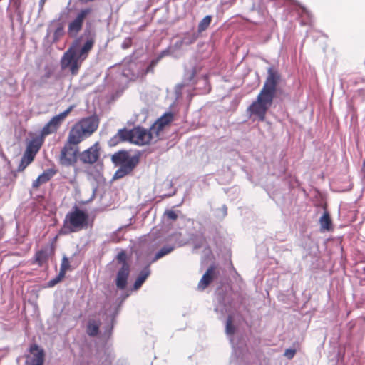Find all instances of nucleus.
I'll return each instance as SVG.
<instances>
[{
	"instance_id": "f257e3e1",
	"label": "nucleus",
	"mask_w": 365,
	"mask_h": 365,
	"mask_svg": "<svg viewBox=\"0 0 365 365\" xmlns=\"http://www.w3.org/2000/svg\"><path fill=\"white\" fill-rule=\"evenodd\" d=\"M281 80L279 71L273 67L267 68V76L263 87L256 101L247 108L250 115L256 116L259 121H264L265 115L277 93V86Z\"/></svg>"
},
{
	"instance_id": "f03ea898",
	"label": "nucleus",
	"mask_w": 365,
	"mask_h": 365,
	"mask_svg": "<svg viewBox=\"0 0 365 365\" xmlns=\"http://www.w3.org/2000/svg\"><path fill=\"white\" fill-rule=\"evenodd\" d=\"M84 34L88 37L83 44H80L79 38L74 40L61 59V69H68L73 76L78 73L83 61L88 57L95 44V35L91 34L89 29L85 30Z\"/></svg>"
},
{
	"instance_id": "7ed1b4c3",
	"label": "nucleus",
	"mask_w": 365,
	"mask_h": 365,
	"mask_svg": "<svg viewBox=\"0 0 365 365\" xmlns=\"http://www.w3.org/2000/svg\"><path fill=\"white\" fill-rule=\"evenodd\" d=\"M235 331V327L232 324V317L229 315L226 322L225 332L230 339L233 350L230 357V364L232 365H248L250 354L243 343L235 341L233 336Z\"/></svg>"
},
{
	"instance_id": "20e7f679",
	"label": "nucleus",
	"mask_w": 365,
	"mask_h": 365,
	"mask_svg": "<svg viewBox=\"0 0 365 365\" xmlns=\"http://www.w3.org/2000/svg\"><path fill=\"white\" fill-rule=\"evenodd\" d=\"M88 219L87 212L75 205L71 211L66 214L63 220V225L59 230V234L68 235L86 228Z\"/></svg>"
},
{
	"instance_id": "39448f33",
	"label": "nucleus",
	"mask_w": 365,
	"mask_h": 365,
	"mask_svg": "<svg viewBox=\"0 0 365 365\" xmlns=\"http://www.w3.org/2000/svg\"><path fill=\"white\" fill-rule=\"evenodd\" d=\"M115 259L118 263L121 265L116 274L115 285L118 289L123 290L127 286L130 270V265L127 262L128 256L126 252L124 250H121L116 255Z\"/></svg>"
},
{
	"instance_id": "423d86ee",
	"label": "nucleus",
	"mask_w": 365,
	"mask_h": 365,
	"mask_svg": "<svg viewBox=\"0 0 365 365\" xmlns=\"http://www.w3.org/2000/svg\"><path fill=\"white\" fill-rule=\"evenodd\" d=\"M111 161L115 166L130 165V168L134 169L140 161V153L130 156L128 150H120L112 155Z\"/></svg>"
},
{
	"instance_id": "0eeeda50",
	"label": "nucleus",
	"mask_w": 365,
	"mask_h": 365,
	"mask_svg": "<svg viewBox=\"0 0 365 365\" xmlns=\"http://www.w3.org/2000/svg\"><path fill=\"white\" fill-rule=\"evenodd\" d=\"M230 304L231 299L228 293L222 289H217L214 299V310L217 314H220L219 318L225 316L230 311Z\"/></svg>"
},
{
	"instance_id": "6e6552de",
	"label": "nucleus",
	"mask_w": 365,
	"mask_h": 365,
	"mask_svg": "<svg viewBox=\"0 0 365 365\" xmlns=\"http://www.w3.org/2000/svg\"><path fill=\"white\" fill-rule=\"evenodd\" d=\"M79 149L78 147L64 144L61 150L58 163L63 167H71L76 165L78 158Z\"/></svg>"
},
{
	"instance_id": "1a4fd4ad",
	"label": "nucleus",
	"mask_w": 365,
	"mask_h": 365,
	"mask_svg": "<svg viewBox=\"0 0 365 365\" xmlns=\"http://www.w3.org/2000/svg\"><path fill=\"white\" fill-rule=\"evenodd\" d=\"M133 128H128L127 127H123L118 129L117 133L108 140V145L110 147H115L123 143L133 144Z\"/></svg>"
},
{
	"instance_id": "9d476101",
	"label": "nucleus",
	"mask_w": 365,
	"mask_h": 365,
	"mask_svg": "<svg viewBox=\"0 0 365 365\" xmlns=\"http://www.w3.org/2000/svg\"><path fill=\"white\" fill-rule=\"evenodd\" d=\"M55 249L53 245H46L38 250L31 260V264H37L41 267L48 266V261L50 257L54 255Z\"/></svg>"
},
{
	"instance_id": "9b49d317",
	"label": "nucleus",
	"mask_w": 365,
	"mask_h": 365,
	"mask_svg": "<svg viewBox=\"0 0 365 365\" xmlns=\"http://www.w3.org/2000/svg\"><path fill=\"white\" fill-rule=\"evenodd\" d=\"M92 9L91 8H86L81 9L77 14L76 17L71 21L68 26V34L71 36H76L78 32L82 29L84 20L86 16L91 14Z\"/></svg>"
},
{
	"instance_id": "f8f14e48",
	"label": "nucleus",
	"mask_w": 365,
	"mask_h": 365,
	"mask_svg": "<svg viewBox=\"0 0 365 365\" xmlns=\"http://www.w3.org/2000/svg\"><path fill=\"white\" fill-rule=\"evenodd\" d=\"M153 134L155 132L151 130V128L148 130L140 125L133 127V144L140 146L148 145L152 140Z\"/></svg>"
},
{
	"instance_id": "ddd939ff",
	"label": "nucleus",
	"mask_w": 365,
	"mask_h": 365,
	"mask_svg": "<svg viewBox=\"0 0 365 365\" xmlns=\"http://www.w3.org/2000/svg\"><path fill=\"white\" fill-rule=\"evenodd\" d=\"M100 145L96 142L93 145L84 151L78 153V159L83 164H93L98 161L100 158Z\"/></svg>"
},
{
	"instance_id": "4468645a",
	"label": "nucleus",
	"mask_w": 365,
	"mask_h": 365,
	"mask_svg": "<svg viewBox=\"0 0 365 365\" xmlns=\"http://www.w3.org/2000/svg\"><path fill=\"white\" fill-rule=\"evenodd\" d=\"M76 125L85 136H89L98 128V120L96 116H90L82 119Z\"/></svg>"
},
{
	"instance_id": "2eb2a0df",
	"label": "nucleus",
	"mask_w": 365,
	"mask_h": 365,
	"mask_svg": "<svg viewBox=\"0 0 365 365\" xmlns=\"http://www.w3.org/2000/svg\"><path fill=\"white\" fill-rule=\"evenodd\" d=\"M29 351L32 354L31 359L26 361L28 365H43L44 362V351L36 344L30 346Z\"/></svg>"
},
{
	"instance_id": "dca6fc26",
	"label": "nucleus",
	"mask_w": 365,
	"mask_h": 365,
	"mask_svg": "<svg viewBox=\"0 0 365 365\" xmlns=\"http://www.w3.org/2000/svg\"><path fill=\"white\" fill-rule=\"evenodd\" d=\"M173 119V113L166 112L155 121L151 126V130L155 132L156 137H159L160 131H162L165 126L168 125Z\"/></svg>"
},
{
	"instance_id": "f3484780",
	"label": "nucleus",
	"mask_w": 365,
	"mask_h": 365,
	"mask_svg": "<svg viewBox=\"0 0 365 365\" xmlns=\"http://www.w3.org/2000/svg\"><path fill=\"white\" fill-rule=\"evenodd\" d=\"M217 277L216 268L214 265H211L202 275L200 280L197 289L198 290H205L211 282Z\"/></svg>"
},
{
	"instance_id": "a211bd4d",
	"label": "nucleus",
	"mask_w": 365,
	"mask_h": 365,
	"mask_svg": "<svg viewBox=\"0 0 365 365\" xmlns=\"http://www.w3.org/2000/svg\"><path fill=\"white\" fill-rule=\"evenodd\" d=\"M85 135L83 131L76 125V124L70 130L66 145L70 146H75L80 143L83 140Z\"/></svg>"
},
{
	"instance_id": "6ab92c4d",
	"label": "nucleus",
	"mask_w": 365,
	"mask_h": 365,
	"mask_svg": "<svg viewBox=\"0 0 365 365\" xmlns=\"http://www.w3.org/2000/svg\"><path fill=\"white\" fill-rule=\"evenodd\" d=\"M289 1H291L292 4L294 6L298 7L297 12H298V15L301 18V21H300L301 25L305 26V25L310 24L312 22V14L309 12V11H308L307 9V8L302 6L297 1H295V0H289Z\"/></svg>"
},
{
	"instance_id": "aec40b11",
	"label": "nucleus",
	"mask_w": 365,
	"mask_h": 365,
	"mask_svg": "<svg viewBox=\"0 0 365 365\" xmlns=\"http://www.w3.org/2000/svg\"><path fill=\"white\" fill-rule=\"evenodd\" d=\"M150 262L145 265L143 269L138 273V277L134 282L133 289V290H138L139 289L142 285L144 284V282L146 281L148 277L151 274V270L150 268Z\"/></svg>"
},
{
	"instance_id": "412c9836",
	"label": "nucleus",
	"mask_w": 365,
	"mask_h": 365,
	"mask_svg": "<svg viewBox=\"0 0 365 365\" xmlns=\"http://www.w3.org/2000/svg\"><path fill=\"white\" fill-rule=\"evenodd\" d=\"M56 170L53 169H47L43 171L38 177L33 181L32 187L34 189L38 188L41 184L46 183L49 181L53 176L56 174Z\"/></svg>"
},
{
	"instance_id": "4be33fe9",
	"label": "nucleus",
	"mask_w": 365,
	"mask_h": 365,
	"mask_svg": "<svg viewBox=\"0 0 365 365\" xmlns=\"http://www.w3.org/2000/svg\"><path fill=\"white\" fill-rule=\"evenodd\" d=\"M1 87L6 96H12L16 91V81L13 78L4 79L1 82Z\"/></svg>"
},
{
	"instance_id": "5701e85b",
	"label": "nucleus",
	"mask_w": 365,
	"mask_h": 365,
	"mask_svg": "<svg viewBox=\"0 0 365 365\" xmlns=\"http://www.w3.org/2000/svg\"><path fill=\"white\" fill-rule=\"evenodd\" d=\"M176 246L175 244H167L163 245L155 255L154 257L152 259L150 263H153L162 257L170 254L175 249Z\"/></svg>"
},
{
	"instance_id": "b1692460",
	"label": "nucleus",
	"mask_w": 365,
	"mask_h": 365,
	"mask_svg": "<svg viewBox=\"0 0 365 365\" xmlns=\"http://www.w3.org/2000/svg\"><path fill=\"white\" fill-rule=\"evenodd\" d=\"M41 146V142L38 139H34L30 141L26 147L25 153L28 155H31V156L34 158L36 154L39 150Z\"/></svg>"
},
{
	"instance_id": "393cba45",
	"label": "nucleus",
	"mask_w": 365,
	"mask_h": 365,
	"mask_svg": "<svg viewBox=\"0 0 365 365\" xmlns=\"http://www.w3.org/2000/svg\"><path fill=\"white\" fill-rule=\"evenodd\" d=\"M321 229L329 231L332 228L331 217L327 212H324L319 219Z\"/></svg>"
},
{
	"instance_id": "a878e982",
	"label": "nucleus",
	"mask_w": 365,
	"mask_h": 365,
	"mask_svg": "<svg viewBox=\"0 0 365 365\" xmlns=\"http://www.w3.org/2000/svg\"><path fill=\"white\" fill-rule=\"evenodd\" d=\"M130 165H127L120 167L114 173L113 178L114 180L120 179L130 173L133 170V168H130Z\"/></svg>"
},
{
	"instance_id": "bb28decb",
	"label": "nucleus",
	"mask_w": 365,
	"mask_h": 365,
	"mask_svg": "<svg viewBox=\"0 0 365 365\" xmlns=\"http://www.w3.org/2000/svg\"><path fill=\"white\" fill-rule=\"evenodd\" d=\"M34 158L31 155H28L24 153L18 166L17 171H23L34 160Z\"/></svg>"
},
{
	"instance_id": "cd10ccee",
	"label": "nucleus",
	"mask_w": 365,
	"mask_h": 365,
	"mask_svg": "<svg viewBox=\"0 0 365 365\" xmlns=\"http://www.w3.org/2000/svg\"><path fill=\"white\" fill-rule=\"evenodd\" d=\"M195 75H196L195 68L186 70L185 72V74H184L182 83L186 86L192 84L194 83Z\"/></svg>"
},
{
	"instance_id": "c85d7f7f",
	"label": "nucleus",
	"mask_w": 365,
	"mask_h": 365,
	"mask_svg": "<svg viewBox=\"0 0 365 365\" xmlns=\"http://www.w3.org/2000/svg\"><path fill=\"white\" fill-rule=\"evenodd\" d=\"M212 21V16L207 15L205 16L198 24L197 26V32L199 34L205 31L210 26V23Z\"/></svg>"
},
{
	"instance_id": "c756f323",
	"label": "nucleus",
	"mask_w": 365,
	"mask_h": 365,
	"mask_svg": "<svg viewBox=\"0 0 365 365\" xmlns=\"http://www.w3.org/2000/svg\"><path fill=\"white\" fill-rule=\"evenodd\" d=\"M99 332V325L94 321L89 322L87 325V334L90 336H96Z\"/></svg>"
},
{
	"instance_id": "7c9ffc66",
	"label": "nucleus",
	"mask_w": 365,
	"mask_h": 365,
	"mask_svg": "<svg viewBox=\"0 0 365 365\" xmlns=\"http://www.w3.org/2000/svg\"><path fill=\"white\" fill-rule=\"evenodd\" d=\"M197 38L198 35L196 33H185L182 40L185 46H190L194 43Z\"/></svg>"
},
{
	"instance_id": "2f4dec72",
	"label": "nucleus",
	"mask_w": 365,
	"mask_h": 365,
	"mask_svg": "<svg viewBox=\"0 0 365 365\" xmlns=\"http://www.w3.org/2000/svg\"><path fill=\"white\" fill-rule=\"evenodd\" d=\"M70 263L66 255L63 256L59 272L65 275L66 272L70 269Z\"/></svg>"
},
{
	"instance_id": "473e14b6",
	"label": "nucleus",
	"mask_w": 365,
	"mask_h": 365,
	"mask_svg": "<svg viewBox=\"0 0 365 365\" xmlns=\"http://www.w3.org/2000/svg\"><path fill=\"white\" fill-rule=\"evenodd\" d=\"M64 277L65 275L59 272L58 275H56L54 278L48 282L46 287L49 288L53 287L58 283H59L64 278Z\"/></svg>"
},
{
	"instance_id": "72a5a7b5",
	"label": "nucleus",
	"mask_w": 365,
	"mask_h": 365,
	"mask_svg": "<svg viewBox=\"0 0 365 365\" xmlns=\"http://www.w3.org/2000/svg\"><path fill=\"white\" fill-rule=\"evenodd\" d=\"M216 217L223 219L227 215V207L225 205H222L221 207L217 209L215 213Z\"/></svg>"
},
{
	"instance_id": "f704fd0d",
	"label": "nucleus",
	"mask_w": 365,
	"mask_h": 365,
	"mask_svg": "<svg viewBox=\"0 0 365 365\" xmlns=\"http://www.w3.org/2000/svg\"><path fill=\"white\" fill-rule=\"evenodd\" d=\"M160 61V59H158V57L156 56L155 58H153L150 63L148 65V66L146 67L145 68V72L146 73H153V71H154V68L155 67L157 66V64L158 63V62Z\"/></svg>"
},
{
	"instance_id": "c9c22d12",
	"label": "nucleus",
	"mask_w": 365,
	"mask_h": 365,
	"mask_svg": "<svg viewBox=\"0 0 365 365\" xmlns=\"http://www.w3.org/2000/svg\"><path fill=\"white\" fill-rule=\"evenodd\" d=\"M56 130L48 122L41 130V135L46 136L55 133Z\"/></svg>"
},
{
	"instance_id": "e433bc0d",
	"label": "nucleus",
	"mask_w": 365,
	"mask_h": 365,
	"mask_svg": "<svg viewBox=\"0 0 365 365\" xmlns=\"http://www.w3.org/2000/svg\"><path fill=\"white\" fill-rule=\"evenodd\" d=\"M74 106H70L66 110L59 113L58 115H55L58 120L63 122V120L66 118V116L71 113L73 110Z\"/></svg>"
},
{
	"instance_id": "4c0bfd02",
	"label": "nucleus",
	"mask_w": 365,
	"mask_h": 365,
	"mask_svg": "<svg viewBox=\"0 0 365 365\" xmlns=\"http://www.w3.org/2000/svg\"><path fill=\"white\" fill-rule=\"evenodd\" d=\"M64 34L63 26H58L54 31L53 38L54 41H57Z\"/></svg>"
},
{
	"instance_id": "58836bf2",
	"label": "nucleus",
	"mask_w": 365,
	"mask_h": 365,
	"mask_svg": "<svg viewBox=\"0 0 365 365\" xmlns=\"http://www.w3.org/2000/svg\"><path fill=\"white\" fill-rule=\"evenodd\" d=\"M186 85H185L183 83H178V85L175 86V98L176 99H178L181 96V95H182V89Z\"/></svg>"
},
{
	"instance_id": "ea45409f",
	"label": "nucleus",
	"mask_w": 365,
	"mask_h": 365,
	"mask_svg": "<svg viewBox=\"0 0 365 365\" xmlns=\"http://www.w3.org/2000/svg\"><path fill=\"white\" fill-rule=\"evenodd\" d=\"M48 123H50V125L56 129V130H57L59 128V126L61 125V124L62 123L61 121L58 120V118L56 117V116H53L49 121Z\"/></svg>"
},
{
	"instance_id": "a19ab883",
	"label": "nucleus",
	"mask_w": 365,
	"mask_h": 365,
	"mask_svg": "<svg viewBox=\"0 0 365 365\" xmlns=\"http://www.w3.org/2000/svg\"><path fill=\"white\" fill-rule=\"evenodd\" d=\"M165 215L168 219L171 220L173 221L175 220L178 218V215L175 211L172 210H168L165 212Z\"/></svg>"
},
{
	"instance_id": "79ce46f5",
	"label": "nucleus",
	"mask_w": 365,
	"mask_h": 365,
	"mask_svg": "<svg viewBox=\"0 0 365 365\" xmlns=\"http://www.w3.org/2000/svg\"><path fill=\"white\" fill-rule=\"evenodd\" d=\"M171 47H168L167 48L164 49L163 51H160L157 56L158 57V59H162L163 58L170 56L171 54Z\"/></svg>"
},
{
	"instance_id": "37998d69",
	"label": "nucleus",
	"mask_w": 365,
	"mask_h": 365,
	"mask_svg": "<svg viewBox=\"0 0 365 365\" xmlns=\"http://www.w3.org/2000/svg\"><path fill=\"white\" fill-rule=\"evenodd\" d=\"M132 45V38L130 37H127L124 39L123 42L121 44V48L123 49H128Z\"/></svg>"
},
{
	"instance_id": "c03bdc74",
	"label": "nucleus",
	"mask_w": 365,
	"mask_h": 365,
	"mask_svg": "<svg viewBox=\"0 0 365 365\" xmlns=\"http://www.w3.org/2000/svg\"><path fill=\"white\" fill-rule=\"evenodd\" d=\"M296 354V350L294 349H287L285 350L284 356L287 357L288 359H292Z\"/></svg>"
},
{
	"instance_id": "a18cd8bd",
	"label": "nucleus",
	"mask_w": 365,
	"mask_h": 365,
	"mask_svg": "<svg viewBox=\"0 0 365 365\" xmlns=\"http://www.w3.org/2000/svg\"><path fill=\"white\" fill-rule=\"evenodd\" d=\"M96 192H97V187L95 186L93 187L92 195H91V197L89 199H88L87 200L82 202V203L86 205V204H88V203L92 202L94 200V198L96 197Z\"/></svg>"
},
{
	"instance_id": "49530a36",
	"label": "nucleus",
	"mask_w": 365,
	"mask_h": 365,
	"mask_svg": "<svg viewBox=\"0 0 365 365\" xmlns=\"http://www.w3.org/2000/svg\"><path fill=\"white\" fill-rule=\"evenodd\" d=\"M183 45L185 44L181 38L180 40L176 41L173 47H171V48H173V50H180Z\"/></svg>"
},
{
	"instance_id": "de8ad7c7",
	"label": "nucleus",
	"mask_w": 365,
	"mask_h": 365,
	"mask_svg": "<svg viewBox=\"0 0 365 365\" xmlns=\"http://www.w3.org/2000/svg\"><path fill=\"white\" fill-rule=\"evenodd\" d=\"M129 296L128 293H124L120 295V297L118 298V300H120L119 306L125 300V299Z\"/></svg>"
},
{
	"instance_id": "09e8293b",
	"label": "nucleus",
	"mask_w": 365,
	"mask_h": 365,
	"mask_svg": "<svg viewBox=\"0 0 365 365\" xmlns=\"http://www.w3.org/2000/svg\"><path fill=\"white\" fill-rule=\"evenodd\" d=\"M51 76V71L49 69H48L47 71H46L45 73L42 76V79L46 80V79L49 78Z\"/></svg>"
},
{
	"instance_id": "8fccbe9b",
	"label": "nucleus",
	"mask_w": 365,
	"mask_h": 365,
	"mask_svg": "<svg viewBox=\"0 0 365 365\" xmlns=\"http://www.w3.org/2000/svg\"><path fill=\"white\" fill-rule=\"evenodd\" d=\"M46 1V0H40L39 1V4H38V6H39L38 12L39 13L43 10Z\"/></svg>"
},
{
	"instance_id": "3c124183",
	"label": "nucleus",
	"mask_w": 365,
	"mask_h": 365,
	"mask_svg": "<svg viewBox=\"0 0 365 365\" xmlns=\"http://www.w3.org/2000/svg\"><path fill=\"white\" fill-rule=\"evenodd\" d=\"M118 309H116V310H115V313H113V314H112V316H111V322H112V324L114 322L115 317V316L118 314Z\"/></svg>"
},
{
	"instance_id": "603ef678",
	"label": "nucleus",
	"mask_w": 365,
	"mask_h": 365,
	"mask_svg": "<svg viewBox=\"0 0 365 365\" xmlns=\"http://www.w3.org/2000/svg\"><path fill=\"white\" fill-rule=\"evenodd\" d=\"M175 194V190H174L172 193H170L168 195H167L168 196L170 197V196H173Z\"/></svg>"
},
{
	"instance_id": "864d4df0",
	"label": "nucleus",
	"mask_w": 365,
	"mask_h": 365,
	"mask_svg": "<svg viewBox=\"0 0 365 365\" xmlns=\"http://www.w3.org/2000/svg\"><path fill=\"white\" fill-rule=\"evenodd\" d=\"M168 186H169L170 187H173V182H169L168 184H167Z\"/></svg>"
},
{
	"instance_id": "5fc2aeb1",
	"label": "nucleus",
	"mask_w": 365,
	"mask_h": 365,
	"mask_svg": "<svg viewBox=\"0 0 365 365\" xmlns=\"http://www.w3.org/2000/svg\"><path fill=\"white\" fill-rule=\"evenodd\" d=\"M203 81H205V83H207V77H204Z\"/></svg>"
},
{
	"instance_id": "6e6d98bb",
	"label": "nucleus",
	"mask_w": 365,
	"mask_h": 365,
	"mask_svg": "<svg viewBox=\"0 0 365 365\" xmlns=\"http://www.w3.org/2000/svg\"><path fill=\"white\" fill-rule=\"evenodd\" d=\"M81 38H83V36H81V38H79V39L81 40Z\"/></svg>"
}]
</instances>
